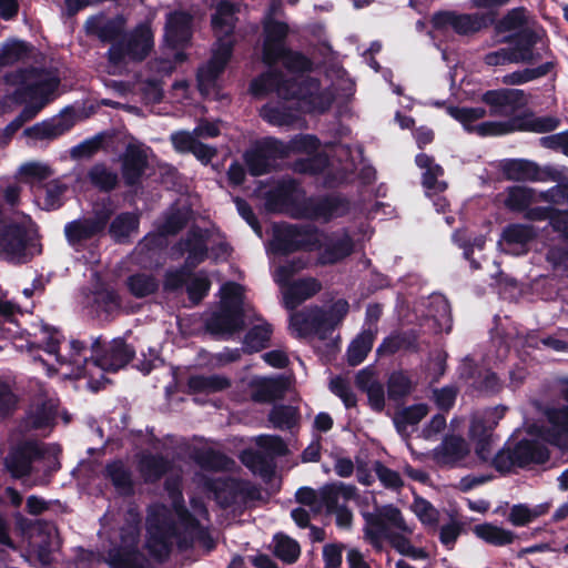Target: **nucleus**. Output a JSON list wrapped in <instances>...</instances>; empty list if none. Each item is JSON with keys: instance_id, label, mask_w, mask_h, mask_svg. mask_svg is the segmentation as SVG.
Here are the masks:
<instances>
[{"instance_id": "f257e3e1", "label": "nucleus", "mask_w": 568, "mask_h": 568, "mask_svg": "<svg viewBox=\"0 0 568 568\" xmlns=\"http://www.w3.org/2000/svg\"><path fill=\"white\" fill-rule=\"evenodd\" d=\"M42 253L37 223L27 214H18L0 225V260L14 265L27 264Z\"/></svg>"}, {"instance_id": "f03ea898", "label": "nucleus", "mask_w": 568, "mask_h": 568, "mask_svg": "<svg viewBox=\"0 0 568 568\" xmlns=\"http://www.w3.org/2000/svg\"><path fill=\"white\" fill-rule=\"evenodd\" d=\"M481 101L489 106L490 116L508 118L505 121H486L475 125L479 136H503L518 132L517 112L527 105L524 90L493 89L481 95Z\"/></svg>"}, {"instance_id": "7ed1b4c3", "label": "nucleus", "mask_w": 568, "mask_h": 568, "mask_svg": "<svg viewBox=\"0 0 568 568\" xmlns=\"http://www.w3.org/2000/svg\"><path fill=\"white\" fill-rule=\"evenodd\" d=\"M549 447L537 438L523 437L516 442L507 440L491 458V467L503 476L517 469L534 470L549 463Z\"/></svg>"}, {"instance_id": "20e7f679", "label": "nucleus", "mask_w": 568, "mask_h": 568, "mask_svg": "<svg viewBox=\"0 0 568 568\" xmlns=\"http://www.w3.org/2000/svg\"><path fill=\"white\" fill-rule=\"evenodd\" d=\"M320 85L318 80L307 77L303 80L287 78L280 69L262 72L250 83V92L255 98H264L270 93H276L284 100L307 101L313 98V89Z\"/></svg>"}, {"instance_id": "39448f33", "label": "nucleus", "mask_w": 568, "mask_h": 568, "mask_svg": "<svg viewBox=\"0 0 568 568\" xmlns=\"http://www.w3.org/2000/svg\"><path fill=\"white\" fill-rule=\"evenodd\" d=\"M368 526L365 530L366 537L373 546H376L382 537L388 539L390 546L405 556L410 548V540L399 532H388L387 524L403 532L412 534L413 530L406 525L400 509L393 504L385 505L377 513L364 514Z\"/></svg>"}, {"instance_id": "423d86ee", "label": "nucleus", "mask_w": 568, "mask_h": 568, "mask_svg": "<svg viewBox=\"0 0 568 568\" xmlns=\"http://www.w3.org/2000/svg\"><path fill=\"white\" fill-rule=\"evenodd\" d=\"M154 47L153 33L149 26L139 24L110 45L106 60L111 67H123L130 62L144 61Z\"/></svg>"}, {"instance_id": "0eeeda50", "label": "nucleus", "mask_w": 568, "mask_h": 568, "mask_svg": "<svg viewBox=\"0 0 568 568\" xmlns=\"http://www.w3.org/2000/svg\"><path fill=\"white\" fill-rule=\"evenodd\" d=\"M114 215L110 202L98 204L89 217L75 219L65 223L63 233L68 244L77 252L83 250L87 243L105 233L106 226Z\"/></svg>"}, {"instance_id": "6e6552de", "label": "nucleus", "mask_w": 568, "mask_h": 568, "mask_svg": "<svg viewBox=\"0 0 568 568\" xmlns=\"http://www.w3.org/2000/svg\"><path fill=\"white\" fill-rule=\"evenodd\" d=\"M204 488L214 495L215 501L223 509L236 504H247L263 499L258 485L247 479L234 477L206 478Z\"/></svg>"}, {"instance_id": "1a4fd4ad", "label": "nucleus", "mask_w": 568, "mask_h": 568, "mask_svg": "<svg viewBox=\"0 0 568 568\" xmlns=\"http://www.w3.org/2000/svg\"><path fill=\"white\" fill-rule=\"evenodd\" d=\"M317 233L318 227L310 224H275L270 243L271 251L280 256L300 251L312 252V247L320 246Z\"/></svg>"}, {"instance_id": "9d476101", "label": "nucleus", "mask_w": 568, "mask_h": 568, "mask_svg": "<svg viewBox=\"0 0 568 568\" xmlns=\"http://www.w3.org/2000/svg\"><path fill=\"white\" fill-rule=\"evenodd\" d=\"M349 212V199L339 192H331L304 197L300 202L295 219L329 223L348 215Z\"/></svg>"}, {"instance_id": "9b49d317", "label": "nucleus", "mask_w": 568, "mask_h": 568, "mask_svg": "<svg viewBox=\"0 0 568 568\" xmlns=\"http://www.w3.org/2000/svg\"><path fill=\"white\" fill-rule=\"evenodd\" d=\"M134 356L135 348L122 337L113 338L105 344L100 336L91 344L93 364L105 372H118L131 363Z\"/></svg>"}, {"instance_id": "f8f14e48", "label": "nucleus", "mask_w": 568, "mask_h": 568, "mask_svg": "<svg viewBox=\"0 0 568 568\" xmlns=\"http://www.w3.org/2000/svg\"><path fill=\"white\" fill-rule=\"evenodd\" d=\"M287 156V148L281 140L267 136L247 150L243 158L252 176H261L274 169V162Z\"/></svg>"}, {"instance_id": "ddd939ff", "label": "nucleus", "mask_w": 568, "mask_h": 568, "mask_svg": "<svg viewBox=\"0 0 568 568\" xmlns=\"http://www.w3.org/2000/svg\"><path fill=\"white\" fill-rule=\"evenodd\" d=\"M317 241L320 246L312 247V252H318L316 264L321 266L335 265L344 261L355 248L354 240L346 229L342 233H327L318 229Z\"/></svg>"}, {"instance_id": "4468645a", "label": "nucleus", "mask_w": 568, "mask_h": 568, "mask_svg": "<svg viewBox=\"0 0 568 568\" xmlns=\"http://www.w3.org/2000/svg\"><path fill=\"white\" fill-rule=\"evenodd\" d=\"M44 455V448L37 440L27 439L10 448L3 465L13 479H22L32 475L33 463L43 459Z\"/></svg>"}, {"instance_id": "2eb2a0df", "label": "nucleus", "mask_w": 568, "mask_h": 568, "mask_svg": "<svg viewBox=\"0 0 568 568\" xmlns=\"http://www.w3.org/2000/svg\"><path fill=\"white\" fill-rule=\"evenodd\" d=\"M542 37H546V31L542 28L535 30L529 27L505 36L503 42L510 44L509 49L515 63L530 65L539 62L545 55L536 50V45Z\"/></svg>"}, {"instance_id": "dca6fc26", "label": "nucleus", "mask_w": 568, "mask_h": 568, "mask_svg": "<svg viewBox=\"0 0 568 568\" xmlns=\"http://www.w3.org/2000/svg\"><path fill=\"white\" fill-rule=\"evenodd\" d=\"M245 327L244 308L221 303L220 310L214 312L205 322V329L215 337H230Z\"/></svg>"}, {"instance_id": "f3484780", "label": "nucleus", "mask_w": 568, "mask_h": 568, "mask_svg": "<svg viewBox=\"0 0 568 568\" xmlns=\"http://www.w3.org/2000/svg\"><path fill=\"white\" fill-rule=\"evenodd\" d=\"M498 170L504 180L513 182H547L557 179L546 172V166L541 168L537 162L521 158L501 160Z\"/></svg>"}, {"instance_id": "a211bd4d", "label": "nucleus", "mask_w": 568, "mask_h": 568, "mask_svg": "<svg viewBox=\"0 0 568 568\" xmlns=\"http://www.w3.org/2000/svg\"><path fill=\"white\" fill-rule=\"evenodd\" d=\"M298 183L294 179L283 180L265 194V210L268 213H286L295 219L301 201L296 200Z\"/></svg>"}, {"instance_id": "6ab92c4d", "label": "nucleus", "mask_w": 568, "mask_h": 568, "mask_svg": "<svg viewBox=\"0 0 568 568\" xmlns=\"http://www.w3.org/2000/svg\"><path fill=\"white\" fill-rule=\"evenodd\" d=\"M60 85V79L57 75L45 72L33 82H21L12 92L11 99L18 104H23L28 100H40L42 106L49 101V97L55 92Z\"/></svg>"}, {"instance_id": "aec40b11", "label": "nucleus", "mask_w": 568, "mask_h": 568, "mask_svg": "<svg viewBox=\"0 0 568 568\" xmlns=\"http://www.w3.org/2000/svg\"><path fill=\"white\" fill-rule=\"evenodd\" d=\"M173 251L181 256L187 253L184 264L195 270L209 256L206 236L199 226H193L187 231L185 237L174 244Z\"/></svg>"}, {"instance_id": "412c9836", "label": "nucleus", "mask_w": 568, "mask_h": 568, "mask_svg": "<svg viewBox=\"0 0 568 568\" xmlns=\"http://www.w3.org/2000/svg\"><path fill=\"white\" fill-rule=\"evenodd\" d=\"M120 159L121 175L125 186L136 187L141 185L149 165L146 153L140 146L130 143Z\"/></svg>"}, {"instance_id": "4be33fe9", "label": "nucleus", "mask_w": 568, "mask_h": 568, "mask_svg": "<svg viewBox=\"0 0 568 568\" xmlns=\"http://www.w3.org/2000/svg\"><path fill=\"white\" fill-rule=\"evenodd\" d=\"M74 124L75 119L73 113L68 112L61 114L60 116L43 120L29 126L24 129L23 134L27 138L37 141H52L69 132L74 126Z\"/></svg>"}, {"instance_id": "5701e85b", "label": "nucleus", "mask_w": 568, "mask_h": 568, "mask_svg": "<svg viewBox=\"0 0 568 568\" xmlns=\"http://www.w3.org/2000/svg\"><path fill=\"white\" fill-rule=\"evenodd\" d=\"M84 30L88 36L97 37L102 43H114L125 31V19L122 16L103 19L91 16L85 20Z\"/></svg>"}, {"instance_id": "b1692460", "label": "nucleus", "mask_w": 568, "mask_h": 568, "mask_svg": "<svg viewBox=\"0 0 568 568\" xmlns=\"http://www.w3.org/2000/svg\"><path fill=\"white\" fill-rule=\"evenodd\" d=\"M263 26L262 61L264 62L273 54L286 47V39L290 27L286 22L276 20L273 17H265Z\"/></svg>"}, {"instance_id": "393cba45", "label": "nucleus", "mask_w": 568, "mask_h": 568, "mask_svg": "<svg viewBox=\"0 0 568 568\" xmlns=\"http://www.w3.org/2000/svg\"><path fill=\"white\" fill-rule=\"evenodd\" d=\"M192 17L184 11H174L168 14L165 23V40L176 48L191 40Z\"/></svg>"}, {"instance_id": "a878e982", "label": "nucleus", "mask_w": 568, "mask_h": 568, "mask_svg": "<svg viewBox=\"0 0 568 568\" xmlns=\"http://www.w3.org/2000/svg\"><path fill=\"white\" fill-rule=\"evenodd\" d=\"M322 290L321 282L315 277H304L292 282L284 292L285 308L293 311L306 300Z\"/></svg>"}, {"instance_id": "bb28decb", "label": "nucleus", "mask_w": 568, "mask_h": 568, "mask_svg": "<svg viewBox=\"0 0 568 568\" xmlns=\"http://www.w3.org/2000/svg\"><path fill=\"white\" fill-rule=\"evenodd\" d=\"M469 454L467 443L462 436L447 435L434 449V459L438 465H455Z\"/></svg>"}, {"instance_id": "cd10ccee", "label": "nucleus", "mask_w": 568, "mask_h": 568, "mask_svg": "<svg viewBox=\"0 0 568 568\" xmlns=\"http://www.w3.org/2000/svg\"><path fill=\"white\" fill-rule=\"evenodd\" d=\"M280 61L282 62L283 67L293 74H302L313 70V62L307 55L301 51L293 50L287 45L265 60L263 63L270 68H273Z\"/></svg>"}, {"instance_id": "c85d7f7f", "label": "nucleus", "mask_w": 568, "mask_h": 568, "mask_svg": "<svg viewBox=\"0 0 568 568\" xmlns=\"http://www.w3.org/2000/svg\"><path fill=\"white\" fill-rule=\"evenodd\" d=\"M138 469L146 484H155L172 469V463L162 454L145 453L139 458Z\"/></svg>"}, {"instance_id": "c756f323", "label": "nucleus", "mask_w": 568, "mask_h": 568, "mask_svg": "<svg viewBox=\"0 0 568 568\" xmlns=\"http://www.w3.org/2000/svg\"><path fill=\"white\" fill-rule=\"evenodd\" d=\"M140 216L133 212H121L111 217L106 232L116 244L129 243L130 236L139 232Z\"/></svg>"}, {"instance_id": "7c9ffc66", "label": "nucleus", "mask_w": 568, "mask_h": 568, "mask_svg": "<svg viewBox=\"0 0 568 568\" xmlns=\"http://www.w3.org/2000/svg\"><path fill=\"white\" fill-rule=\"evenodd\" d=\"M561 124V120L555 115H536L531 110H524L517 112V128L518 132L531 133H549L555 131Z\"/></svg>"}, {"instance_id": "2f4dec72", "label": "nucleus", "mask_w": 568, "mask_h": 568, "mask_svg": "<svg viewBox=\"0 0 568 568\" xmlns=\"http://www.w3.org/2000/svg\"><path fill=\"white\" fill-rule=\"evenodd\" d=\"M103 476L110 480L119 494L130 496L134 493L132 471L122 459L108 462L103 469Z\"/></svg>"}, {"instance_id": "473e14b6", "label": "nucleus", "mask_w": 568, "mask_h": 568, "mask_svg": "<svg viewBox=\"0 0 568 568\" xmlns=\"http://www.w3.org/2000/svg\"><path fill=\"white\" fill-rule=\"evenodd\" d=\"M544 52L545 55L550 57L551 60L546 61L536 68H526L524 70L510 72L504 75L503 83L507 85H520L536 79L544 78L552 72L557 67L556 58L548 45L544 49Z\"/></svg>"}, {"instance_id": "72a5a7b5", "label": "nucleus", "mask_w": 568, "mask_h": 568, "mask_svg": "<svg viewBox=\"0 0 568 568\" xmlns=\"http://www.w3.org/2000/svg\"><path fill=\"white\" fill-rule=\"evenodd\" d=\"M494 22L495 11L456 13L452 29L460 36H469L491 27Z\"/></svg>"}, {"instance_id": "f704fd0d", "label": "nucleus", "mask_w": 568, "mask_h": 568, "mask_svg": "<svg viewBox=\"0 0 568 568\" xmlns=\"http://www.w3.org/2000/svg\"><path fill=\"white\" fill-rule=\"evenodd\" d=\"M110 568H148V559L135 546H121L109 551Z\"/></svg>"}, {"instance_id": "c9c22d12", "label": "nucleus", "mask_w": 568, "mask_h": 568, "mask_svg": "<svg viewBox=\"0 0 568 568\" xmlns=\"http://www.w3.org/2000/svg\"><path fill=\"white\" fill-rule=\"evenodd\" d=\"M538 200L535 189L525 185H510L505 189L504 206L515 213H525Z\"/></svg>"}, {"instance_id": "e433bc0d", "label": "nucleus", "mask_w": 568, "mask_h": 568, "mask_svg": "<svg viewBox=\"0 0 568 568\" xmlns=\"http://www.w3.org/2000/svg\"><path fill=\"white\" fill-rule=\"evenodd\" d=\"M546 172L557 176L556 180H550L556 182V185L539 192L538 200L547 202L551 206L568 204V175L552 166H546Z\"/></svg>"}, {"instance_id": "4c0bfd02", "label": "nucleus", "mask_w": 568, "mask_h": 568, "mask_svg": "<svg viewBox=\"0 0 568 568\" xmlns=\"http://www.w3.org/2000/svg\"><path fill=\"white\" fill-rule=\"evenodd\" d=\"M322 307L311 306L294 312L290 316V325L297 332L300 337L315 334L317 325L321 323Z\"/></svg>"}, {"instance_id": "58836bf2", "label": "nucleus", "mask_w": 568, "mask_h": 568, "mask_svg": "<svg viewBox=\"0 0 568 568\" xmlns=\"http://www.w3.org/2000/svg\"><path fill=\"white\" fill-rule=\"evenodd\" d=\"M529 12L525 7H516L508 10L500 19H497V12H495V22L491 24L497 34H504L507 32H516L524 28H529Z\"/></svg>"}, {"instance_id": "ea45409f", "label": "nucleus", "mask_w": 568, "mask_h": 568, "mask_svg": "<svg viewBox=\"0 0 568 568\" xmlns=\"http://www.w3.org/2000/svg\"><path fill=\"white\" fill-rule=\"evenodd\" d=\"M252 387V399L260 404H268L281 398L285 390L282 378H262L253 383Z\"/></svg>"}, {"instance_id": "a19ab883", "label": "nucleus", "mask_w": 568, "mask_h": 568, "mask_svg": "<svg viewBox=\"0 0 568 568\" xmlns=\"http://www.w3.org/2000/svg\"><path fill=\"white\" fill-rule=\"evenodd\" d=\"M387 397L394 403H402L415 389L416 383L405 371H394L388 376Z\"/></svg>"}, {"instance_id": "79ce46f5", "label": "nucleus", "mask_w": 568, "mask_h": 568, "mask_svg": "<svg viewBox=\"0 0 568 568\" xmlns=\"http://www.w3.org/2000/svg\"><path fill=\"white\" fill-rule=\"evenodd\" d=\"M230 386V379L221 375H192L187 379L191 394H212L222 392Z\"/></svg>"}, {"instance_id": "37998d69", "label": "nucleus", "mask_w": 568, "mask_h": 568, "mask_svg": "<svg viewBox=\"0 0 568 568\" xmlns=\"http://www.w3.org/2000/svg\"><path fill=\"white\" fill-rule=\"evenodd\" d=\"M475 535L493 546H506L514 542L516 534L490 523H484L474 527Z\"/></svg>"}, {"instance_id": "c03bdc74", "label": "nucleus", "mask_w": 568, "mask_h": 568, "mask_svg": "<svg viewBox=\"0 0 568 568\" xmlns=\"http://www.w3.org/2000/svg\"><path fill=\"white\" fill-rule=\"evenodd\" d=\"M87 178L95 189L104 193L115 190L119 184L118 173L109 169L103 162L92 165Z\"/></svg>"}, {"instance_id": "a18cd8bd", "label": "nucleus", "mask_w": 568, "mask_h": 568, "mask_svg": "<svg viewBox=\"0 0 568 568\" xmlns=\"http://www.w3.org/2000/svg\"><path fill=\"white\" fill-rule=\"evenodd\" d=\"M273 541V555L282 562L293 565L300 559L301 546L297 540L278 532L274 536Z\"/></svg>"}, {"instance_id": "49530a36", "label": "nucleus", "mask_w": 568, "mask_h": 568, "mask_svg": "<svg viewBox=\"0 0 568 568\" xmlns=\"http://www.w3.org/2000/svg\"><path fill=\"white\" fill-rule=\"evenodd\" d=\"M126 286L132 296L144 298L158 292L159 281L153 274L140 272L128 276Z\"/></svg>"}, {"instance_id": "de8ad7c7", "label": "nucleus", "mask_w": 568, "mask_h": 568, "mask_svg": "<svg viewBox=\"0 0 568 568\" xmlns=\"http://www.w3.org/2000/svg\"><path fill=\"white\" fill-rule=\"evenodd\" d=\"M195 462L202 469L209 471L229 470L234 465L231 457L213 448L199 452L195 455Z\"/></svg>"}, {"instance_id": "09e8293b", "label": "nucleus", "mask_w": 568, "mask_h": 568, "mask_svg": "<svg viewBox=\"0 0 568 568\" xmlns=\"http://www.w3.org/2000/svg\"><path fill=\"white\" fill-rule=\"evenodd\" d=\"M113 134L108 131H102L95 135L83 140L70 150V155L73 160L91 159L100 150L104 149V142L111 140Z\"/></svg>"}, {"instance_id": "8fccbe9b", "label": "nucleus", "mask_w": 568, "mask_h": 568, "mask_svg": "<svg viewBox=\"0 0 568 568\" xmlns=\"http://www.w3.org/2000/svg\"><path fill=\"white\" fill-rule=\"evenodd\" d=\"M417 347V338L414 334L408 332L395 333L385 337L381 345L377 347L379 355H394L397 352L405 349H415Z\"/></svg>"}, {"instance_id": "3c124183", "label": "nucleus", "mask_w": 568, "mask_h": 568, "mask_svg": "<svg viewBox=\"0 0 568 568\" xmlns=\"http://www.w3.org/2000/svg\"><path fill=\"white\" fill-rule=\"evenodd\" d=\"M58 405L53 399H44L37 404L30 414V423L34 429H43L54 424Z\"/></svg>"}, {"instance_id": "603ef678", "label": "nucleus", "mask_w": 568, "mask_h": 568, "mask_svg": "<svg viewBox=\"0 0 568 568\" xmlns=\"http://www.w3.org/2000/svg\"><path fill=\"white\" fill-rule=\"evenodd\" d=\"M273 333L272 325L268 323L254 325L251 327L243 339L244 347L250 352H260L267 347Z\"/></svg>"}, {"instance_id": "864d4df0", "label": "nucleus", "mask_w": 568, "mask_h": 568, "mask_svg": "<svg viewBox=\"0 0 568 568\" xmlns=\"http://www.w3.org/2000/svg\"><path fill=\"white\" fill-rule=\"evenodd\" d=\"M225 68L210 59L204 65H201L196 72L197 89L201 94H207L215 87L217 79L224 72Z\"/></svg>"}, {"instance_id": "5fc2aeb1", "label": "nucleus", "mask_w": 568, "mask_h": 568, "mask_svg": "<svg viewBox=\"0 0 568 568\" xmlns=\"http://www.w3.org/2000/svg\"><path fill=\"white\" fill-rule=\"evenodd\" d=\"M447 113L463 124L465 131L468 133H476L474 129L475 125L473 123L477 120H480L486 116L487 111L481 106L477 108H468V106H458L450 105L447 108Z\"/></svg>"}, {"instance_id": "6e6d98bb", "label": "nucleus", "mask_w": 568, "mask_h": 568, "mask_svg": "<svg viewBox=\"0 0 568 568\" xmlns=\"http://www.w3.org/2000/svg\"><path fill=\"white\" fill-rule=\"evenodd\" d=\"M211 280L203 272L194 273L186 283L187 298L192 305H199L209 295L211 290Z\"/></svg>"}, {"instance_id": "4d7b16f0", "label": "nucleus", "mask_w": 568, "mask_h": 568, "mask_svg": "<svg viewBox=\"0 0 568 568\" xmlns=\"http://www.w3.org/2000/svg\"><path fill=\"white\" fill-rule=\"evenodd\" d=\"M261 116L272 125L284 126L293 124L297 116L295 112L286 105L265 104L261 109Z\"/></svg>"}, {"instance_id": "13d9d810", "label": "nucleus", "mask_w": 568, "mask_h": 568, "mask_svg": "<svg viewBox=\"0 0 568 568\" xmlns=\"http://www.w3.org/2000/svg\"><path fill=\"white\" fill-rule=\"evenodd\" d=\"M373 347V335L362 333L349 344L346 356L349 366H357L364 362Z\"/></svg>"}, {"instance_id": "bf43d9fd", "label": "nucleus", "mask_w": 568, "mask_h": 568, "mask_svg": "<svg viewBox=\"0 0 568 568\" xmlns=\"http://www.w3.org/2000/svg\"><path fill=\"white\" fill-rule=\"evenodd\" d=\"M172 538L164 535L146 534L145 548L158 562H164L172 549Z\"/></svg>"}, {"instance_id": "052dcab7", "label": "nucleus", "mask_w": 568, "mask_h": 568, "mask_svg": "<svg viewBox=\"0 0 568 568\" xmlns=\"http://www.w3.org/2000/svg\"><path fill=\"white\" fill-rule=\"evenodd\" d=\"M193 268L184 263L174 270H168L163 278V291L166 293H176L186 287L187 280L193 275Z\"/></svg>"}, {"instance_id": "680f3d73", "label": "nucleus", "mask_w": 568, "mask_h": 568, "mask_svg": "<svg viewBox=\"0 0 568 568\" xmlns=\"http://www.w3.org/2000/svg\"><path fill=\"white\" fill-rule=\"evenodd\" d=\"M501 237L507 244L526 245L536 237V233L531 225L514 223L503 230Z\"/></svg>"}, {"instance_id": "e2e57ef3", "label": "nucleus", "mask_w": 568, "mask_h": 568, "mask_svg": "<svg viewBox=\"0 0 568 568\" xmlns=\"http://www.w3.org/2000/svg\"><path fill=\"white\" fill-rule=\"evenodd\" d=\"M146 534L175 537L178 529L174 520L165 514H152L146 519Z\"/></svg>"}, {"instance_id": "0e129e2a", "label": "nucleus", "mask_w": 568, "mask_h": 568, "mask_svg": "<svg viewBox=\"0 0 568 568\" xmlns=\"http://www.w3.org/2000/svg\"><path fill=\"white\" fill-rule=\"evenodd\" d=\"M297 412L296 408L290 405L274 406L270 414L268 420L275 428L291 429L296 424Z\"/></svg>"}, {"instance_id": "69168bd1", "label": "nucleus", "mask_w": 568, "mask_h": 568, "mask_svg": "<svg viewBox=\"0 0 568 568\" xmlns=\"http://www.w3.org/2000/svg\"><path fill=\"white\" fill-rule=\"evenodd\" d=\"M413 509L423 525L433 527L437 526L439 521V511L429 500L420 496H415Z\"/></svg>"}, {"instance_id": "338daca9", "label": "nucleus", "mask_w": 568, "mask_h": 568, "mask_svg": "<svg viewBox=\"0 0 568 568\" xmlns=\"http://www.w3.org/2000/svg\"><path fill=\"white\" fill-rule=\"evenodd\" d=\"M428 414V405L425 403L414 404L408 407H404L397 413L395 423L397 427L403 425H416Z\"/></svg>"}, {"instance_id": "774afa93", "label": "nucleus", "mask_w": 568, "mask_h": 568, "mask_svg": "<svg viewBox=\"0 0 568 568\" xmlns=\"http://www.w3.org/2000/svg\"><path fill=\"white\" fill-rule=\"evenodd\" d=\"M549 424L559 435L568 436V405L549 408L546 412Z\"/></svg>"}]
</instances>
